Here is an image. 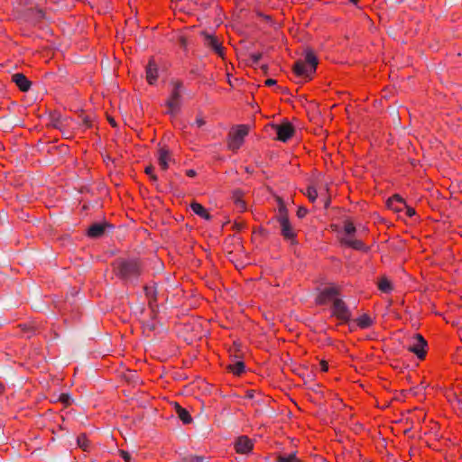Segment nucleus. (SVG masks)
Here are the masks:
<instances>
[{"label": "nucleus", "mask_w": 462, "mask_h": 462, "mask_svg": "<svg viewBox=\"0 0 462 462\" xmlns=\"http://www.w3.org/2000/svg\"><path fill=\"white\" fill-rule=\"evenodd\" d=\"M111 266L113 273L125 284H137L144 272L141 260L134 257L117 258Z\"/></svg>", "instance_id": "nucleus-1"}, {"label": "nucleus", "mask_w": 462, "mask_h": 462, "mask_svg": "<svg viewBox=\"0 0 462 462\" xmlns=\"http://www.w3.org/2000/svg\"><path fill=\"white\" fill-rule=\"evenodd\" d=\"M318 62V58L315 53L311 50H307L305 51L304 60H300L295 62L293 72L296 76L310 80L316 72Z\"/></svg>", "instance_id": "nucleus-2"}, {"label": "nucleus", "mask_w": 462, "mask_h": 462, "mask_svg": "<svg viewBox=\"0 0 462 462\" xmlns=\"http://www.w3.org/2000/svg\"><path fill=\"white\" fill-rule=\"evenodd\" d=\"M248 127L245 125L233 128L227 139V146L232 151H237L244 143L245 137L248 134Z\"/></svg>", "instance_id": "nucleus-3"}, {"label": "nucleus", "mask_w": 462, "mask_h": 462, "mask_svg": "<svg viewBox=\"0 0 462 462\" xmlns=\"http://www.w3.org/2000/svg\"><path fill=\"white\" fill-rule=\"evenodd\" d=\"M412 343L408 346V350L413 353L420 360H423L427 355L428 343L426 339L419 333L415 334L411 339Z\"/></svg>", "instance_id": "nucleus-4"}, {"label": "nucleus", "mask_w": 462, "mask_h": 462, "mask_svg": "<svg viewBox=\"0 0 462 462\" xmlns=\"http://www.w3.org/2000/svg\"><path fill=\"white\" fill-rule=\"evenodd\" d=\"M332 315L341 322H348L351 319V311L341 299H335L332 304Z\"/></svg>", "instance_id": "nucleus-5"}, {"label": "nucleus", "mask_w": 462, "mask_h": 462, "mask_svg": "<svg viewBox=\"0 0 462 462\" xmlns=\"http://www.w3.org/2000/svg\"><path fill=\"white\" fill-rule=\"evenodd\" d=\"M339 290L335 285L326 286L320 290L317 296L316 302L319 305H325L330 301L334 302L335 299H337Z\"/></svg>", "instance_id": "nucleus-6"}, {"label": "nucleus", "mask_w": 462, "mask_h": 462, "mask_svg": "<svg viewBox=\"0 0 462 462\" xmlns=\"http://www.w3.org/2000/svg\"><path fill=\"white\" fill-rule=\"evenodd\" d=\"M277 139L282 142H287L294 134V128L291 123H283L275 125Z\"/></svg>", "instance_id": "nucleus-7"}, {"label": "nucleus", "mask_w": 462, "mask_h": 462, "mask_svg": "<svg viewBox=\"0 0 462 462\" xmlns=\"http://www.w3.org/2000/svg\"><path fill=\"white\" fill-rule=\"evenodd\" d=\"M342 236L340 237V241L342 244L346 245L356 250L366 251L367 247L365 244L354 237L355 233H341Z\"/></svg>", "instance_id": "nucleus-8"}, {"label": "nucleus", "mask_w": 462, "mask_h": 462, "mask_svg": "<svg viewBox=\"0 0 462 462\" xmlns=\"http://www.w3.org/2000/svg\"><path fill=\"white\" fill-rule=\"evenodd\" d=\"M202 34L205 37L206 45L210 47L219 57L224 58L225 52L222 42L214 35L206 32H203Z\"/></svg>", "instance_id": "nucleus-9"}, {"label": "nucleus", "mask_w": 462, "mask_h": 462, "mask_svg": "<svg viewBox=\"0 0 462 462\" xmlns=\"http://www.w3.org/2000/svg\"><path fill=\"white\" fill-rule=\"evenodd\" d=\"M254 444L246 436H240L235 443L236 451L239 454H248L252 451Z\"/></svg>", "instance_id": "nucleus-10"}, {"label": "nucleus", "mask_w": 462, "mask_h": 462, "mask_svg": "<svg viewBox=\"0 0 462 462\" xmlns=\"http://www.w3.org/2000/svg\"><path fill=\"white\" fill-rule=\"evenodd\" d=\"M387 208L393 212L401 213L406 208V202L399 195H393L387 200Z\"/></svg>", "instance_id": "nucleus-11"}, {"label": "nucleus", "mask_w": 462, "mask_h": 462, "mask_svg": "<svg viewBox=\"0 0 462 462\" xmlns=\"http://www.w3.org/2000/svg\"><path fill=\"white\" fill-rule=\"evenodd\" d=\"M157 160L161 170L164 171H167L170 166V162H171V155L169 150L164 147H161L157 152Z\"/></svg>", "instance_id": "nucleus-12"}, {"label": "nucleus", "mask_w": 462, "mask_h": 462, "mask_svg": "<svg viewBox=\"0 0 462 462\" xmlns=\"http://www.w3.org/2000/svg\"><path fill=\"white\" fill-rule=\"evenodd\" d=\"M158 79V68L153 59H151L146 67V79L152 85Z\"/></svg>", "instance_id": "nucleus-13"}, {"label": "nucleus", "mask_w": 462, "mask_h": 462, "mask_svg": "<svg viewBox=\"0 0 462 462\" xmlns=\"http://www.w3.org/2000/svg\"><path fill=\"white\" fill-rule=\"evenodd\" d=\"M13 81L16 84L19 89L23 92L28 91L31 88V82L22 73H15L12 76Z\"/></svg>", "instance_id": "nucleus-14"}, {"label": "nucleus", "mask_w": 462, "mask_h": 462, "mask_svg": "<svg viewBox=\"0 0 462 462\" xmlns=\"http://www.w3.org/2000/svg\"><path fill=\"white\" fill-rule=\"evenodd\" d=\"M180 95L179 92V88H176L169 100L167 101V106L171 113H174L180 106Z\"/></svg>", "instance_id": "nucleus-15"}, {"label": "nucleus", "mask_w": 462, "mask_h": 462, "mask_svg": "<svg viewBox=\"0 0 462 462\" xmlns=\"http://www.w3.org/2000/svg\"><path fill=\"white\" fill-rule=\"evenodd\" d=\"M279 223L281 226V231L286 232L291 230L287 212L283 208H280Z\"/></svg>", "instance_id": "nucleus-16"}, {"label": "nucleus", "mask_w": 462, "mask_h": 462, "mask_svg": "<svg viewBox=\"0 0 462 462\" xmlns=\"http://www.w3.org/2000/svg\"><path fill=\"white\" fill-rule=\"evenodd\" d=\"M190 208L192 211L199 216L200 217L208 220L210 218V215L207 208H205L200 203L198 202H192L190 204Z\"/></svg>", "instance_id": "nucleus-17"}, {"label": "nucleus", "mask_w": 462, "mask_h": 462, "mask_svg": "<svg viewBox=\"0 0 462 462\" xmlns=\"http://www.w3.org/2000/svg\"><path fill=\"white\" fill-rule=\"evenodd\" d=\"M232 199L234 200V203L236 207V208L243 212L246 209V203L243 199V193L240 190H236L233 193Z\"/></svg>", "instance_id": "nucleus-18"}, {"label": "nucleus", "mask_w": 462, "mask_h": 462, "mask_svg": "<svg viewBox=\"0 0 462 462\" xmlns=\"http://www.w3.org/2000/svg\"><path fill=\"white\" fill-rule=\"evenodd\" d=\"M176 412H177L180 420L184 424H189L192 421V418H191L190 414L189 413V411L186 409L182 408L179 404H176Z\"/></svg>", "instance_id": "nucleus-19"}, {"label": "nucleus", "mask_w": 462, "mask_h": 462, "mask_svg": "<svg viewBox=\"0 0 462 462\" xmlns=\"http://www.w3.org/2000/svg\"><path fill=\"white\" fill-rule=\"evenodd\" d=\"M357 326L362 328H368L374 323L373 319L367 314H363L356 319Z\"/></svg>", "instance_id": "nucleus-20"}, {"label": "nucleus", "mask_w": 462, "mask_h": 462, "mask_svg": "<svg viewBox=\"0 0 462 462\" xmlns=\"http://www.w3.org/2000/svg\"><path fill=\"white\" fill-rule=\"evenodd\" d=\"M114 228V226L106 222L95 223L91 225L87 231H108Z\"/></svg>", "instance_id": "nucleus-21"}, {"label": "nucleus", "mask_w": 462, "mask_h": 462, "mask_svg": "<svg viewBox=\"0 0 462 462\" xmlns=\"http://www.w3.org/2000/svg\"><path fill=\"white\" fill-rule=\"evenodd\" d=\"M378 289L384 293H390L393 291V286L391 282L386 278L383 277L378 282Z\"/></svg>", "instance_id": "nucleus-22"}, {"label": "nucleus", "mask_w": 462, "mask_h": 462, "mask_svg": "<svg viewBox=\"0 0 462 462\" xmlns=\"http://www.w3.org/2000/svg\"><path fill=\"white\" fill-rule=\"evenodd\" d=\"M144 292L149 300V304L152 305L153 301H156V288L154 285L144 286Z\"/></svg>", "instance_id": "nucleus-23"}, {"label": "nucleus", "mask_w": 462, "mask_h": 462, "mask_svg": "<svg viewBox=\"0 0 462 462\" xmlns=\"http://www.w3.org/2000/svg\"><path fill=\"white\" fill-rule=\"evenodd\" d=\"M245 365L242 361H237L229 365V370L236 375H240L245 372Z\"/></svg>", "instance_id": "nucleus-24"}, {"label": "nucleus", "mask_w": 462, "mask_h": 462, "mask_svg": "<svg viewBox=\"0 0 462 462\" xmlns=\"http://www.w3.org/2000/svg\"><path fill=\"white\" fill-rule=\"evenodd\" d=\"M277 462H300V459L296 457L295 453H291L289 455H281L277 458Z\"/></svg>", "instance_id": "nucleus-25"}, {"label": "nucleus", "mask_w": 462, "mask_h": 462, "mask_svg": "<svg viewBox=\"0 0 462 462\" xmlns=\"http://www.w3.org/2000/svg\"><path fill=\"white\" fill-rule=\"evenodd\" d=\"M305 195L310 202L314 203L318 198V191L316 188L309 186L306 189Z\"/></svg>", "instance_id": "nucleus-26"}, {"label": "nucleus", "mask_w": 462, "mask_h": 462, "mask_svg": "<svg viewBox=\"0 0 462 462\" xmlns=\"http://www.w3.org/2000/svg\"><path fill=\"white\" fill-rule=\"evenodd\" d=\"M78 445L84 450H87L88 448V440L87 439L86 435L83 434L78 437Z\"/></svg>", "instance_id": "nucleus-27"}, {"label": "nucleus", "mask_w": 462, "mask_h": 462, "mask_svg": "<svg viewBox=\"0 0 462 462\" xmlns=\"http://www.w3.org/2000/svg\"><path fill=\"white\" fill-rule=\"evenodd\" d=\"M205 457L201 456H188L185 457L182 462H204Z\"/></svg>", "instance_id": "nucleus-28"}, {"label": "nucleus", "mask_w": 462, "mask_h": 462, "mask_svg": "<svg viewBox=\"0 0 462 462\" xmlns=\"http://www.w3.org/2000/svg\"><path fill=\"white\" fill-rule=\"evenodd\" d=\"M144 172L149 175L152 180H157V176L154 174V167L152 165L146 166Z\"/></svg>", "instance_id": "nucleus-29"}, {"label": "nucleus", "mask_w": 462, "mask_h": 462, "mask_svg": "<svg viewBox=\"0 0 462 462\" xmlns=\"http://www.w3.org/2000/svg\"><path fill=\"white\" fill-rule=\"evenodd\" d=\"M282 234L284 236V239L291 243L294 242L296 236H297V233H282Z\"/></svg>", "instance_id": "nucleus-30"}, {"label": "nucleus", "mask_w": 462, "mask_h": 462, "mask_svg": "<svg viewBox=\"0 0 462 462\" xmlns=\"http://www.w3.org/2000/svg\"><path fill=\"white\" fill-rule=\"evenodd\" d=\"M308 213V210L306 208L304 207H299L298 210H297V217L299 218H302L304 217Z\"/></svg>", "instance_id": "nucleus-31"}, {"label": "nucleus", "mask_w": 462, "mask_h": 462, "mask_svg": "<svg viewBox=\"0 0 462 462\" xmlns=\"http://www.w3.org/2000/svg\"><path fill=\"white\" fill-rule=\"evenodd\" d=\"M403 211H405V215L407 217H413L415 215V213H416L415 209L413 208H411V207H409L407 205H406V208H404Z\"/></svg>", "instance_id": "nucleus-32"}, {"label": "nucleus", "mask_w": 462, "mask_h": 462, "mask_svg": "<svg viewBox=\"0 0 462 462\" xmlns=\"http://www.w3.org/2000/svg\"><path fill=\"white\" fill-rule=\"evenodd\" d=\"M120 454H121L122 458H123L125 462H131V456H130V454H129L127 451L121 450V451H120Z\"/></svg>", "instance_id": "nucleus-33"}, {"label": "nucleus", "mask_w": 462, "mask_h": 462, "mask_svg": "<svg viewBox=\"0 0 462 462\" xmlns=\"http://www.w3.org/2000/svg\"><path fill=\"white\" fill-rule=\"evenodd\" d=\"M319 368H320V370L322 372H328V362L325 361V360L320 361Z\"/></svg>", "instance_id": "nucleus-34"}, {"label": "nucleus", "mask_w": 462, "mask_h": 462, "mask_svg": "<svg viewBox=\"0 0 462 462\" xmlns=\"http://www.w3.org/2000/svg\"><path fill=\"white\" fill-rule=\"evenodd\" d=\"M60 400L61 402H63L64 403L66 404H69V395H66V394H62L60 396Z\"/></svg>", "instance_id": "nucleus-35"}, {"label": "nucleus", "mask_w": 462, "mask_h": 462, "mask_svg": "<svg viewBox=\"0 0 462 462\" xmlns=\"http://www.w3.org/2000/svg\"><path fill=\"white\" fill-rule=\"evenodd\" d=\"M88 235V236L92 237V238H97V237H99L103 233H96V232H93V233H87Z\"/></svg>", "instance_id": "nucleus-36"}, {"label": "nucleus", "mask_w": 462, "mask_h": 462, "mask_svg": "<svg viewBox=\"0 0 462 462\" xmlns=\"http://www.w3.org/2000/svg\"><path fill=\"white\" fill-rule=\"evenodd\" d=\"M276 83V81L273 79H268L265 80V85L266 86H273Z\"/></svg>", "instance_id": "nucleus-37"}, {"label": "nucleus", "mask_w": 462, "mask_h": 462, "mask_svg": "<svg viewBox=\"0 0 462 462\" xmlns=\"http://www.w3.org/2000/svg\"><path fill=\"white\" fill-rule=\"evenodd\" d=\"M186 174L189 177H194V176H196V171L194 170H188Z\"/></svg>", "instance_id": "nucleus-38"}, {"label": "nucleus", "mask_w": 462, "mask_h": 462, "mask_svg": "<svg viewBox=\"0 0 462 462\" xmlns=\"http://www.w3.org/2000/svg\"><path fill=\"white\" fill-rule=\"evenodd\" d=\"M345 231H346V232H349V231H355V227H354L352 225H347V226L345 227Z\"/></svg>", "instance_id": "nucleus-39"}, {"label": "nucleus", "mask_w": 462, "mask_h": 462, "mask_svg": "<svg viewBox=\"0 0 462 462\" xmlns=\"http://www.w3.org/2000/svg\"><path fill=\"white\" fill-rule=\"evenodd\" d=\"M108 121L113 127L116 126V124L113 118H108Z\"/></svg>", "instance_id": "nucleus-40"}, {"label": "nucleus", "mask_w": 462, "mask_h": 462, "mask_svg": "<svg viewBox=\"0 0 462 462\" xmlns=\"http://www.w3.org/2000/svg\"><path fill=\"white\" fill-rule=\"evenodd\" d=\"M20 327L22 328V329L24 332H26L29 329V328H28V326L26 324L20 325Z\"/></svg>", "instance_id": "nucleus-41"}, {"label": "nucleus", "mask_w": 462, "mask_h": 462, "mask_svg": "<svg viewBox=\"0 0 462 462\" xmlns=\"http://www.w3.org/2000/svg\"><path fill=\"white\" fill-rule=\"evenodd\" d=\"M328 205H329V199L326 197L324 206H325V208H327V207H328Z\"/></svg>", "instance_id": "nucleus-42"}, {"label": "nucleus", "mask_w": 462, "mask_h": 462, "mask_svg": "<svg viewBox=\"0 0 462 462\" xmlns=\"http://www.w3.org/2000/svg\"><path fill=\"white\" fill-rule=\"evenodd\" d=\"M349 2L353 3V4H357L359 2V0H348Z\"/></svg>", "instance_id": "nucleus-43"}]
</instances>
